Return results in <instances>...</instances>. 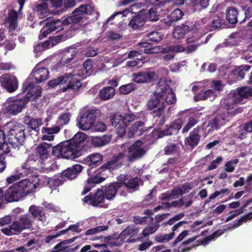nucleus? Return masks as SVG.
Here are the masks:
<instances>
[{
	"instance_id": "1",
	"label": "nucleus",
	"mask_w": 252,
	"mask_h": 252,
	"mask_svg": "<svg viewBox=\"0 0 252 252\" xmlns=\"http://www.w3.org/2000/svg\"><path fill=\"white\" fill-rule=\"evenodd\" d=\"M37 183H33L29 179H24L8 188H0L2 205L4 201L6 203H11L21 200L35 190Z\"/></svg>"
},
{
	"instance_id": "2",
	"label": "nucleus",
	"mask_w": 252,
	"mask_h": 252,
	"mask_svg": "<svg viewBox=\"0 0 252 252\" xmlns=\"http://www.w3.org/2000/svg\"><path fill=\"white\" fill-rule=\"evenodd\" d=\"M33 220L30 214H21L15 217L10 225L1 229V231L7 236L20 234L24 230L33 228Z\"/></svg>"
},
{
	"instance_id": "3",
	"label": "nucleus",
	"mask_w": 252,
	"mask_h": 252,
	"mask_svg": "<svg viewBox=\"0 0 252 252\" xmlns=\"http://www.w3.org/2000/svg\"><path fill=\"white\" fill-rule=\"evenodd\" d=\"M64 84L66 86L61 88L63 92H65L68 90H71L74 92L77 91L82 86L80 80L74 77V75L71 73L64 74L48 82V85L52 88Z\"/></svg>"
},
{
	"instance_id": "4",
	"label": "nucleus",
	"mask_w": 252,
	"mask_h": 252,
	"mask_svg": "<svg viewBox=\"0 0 252 252\" xmlns=\"http://www.w3.org/2000/svg\"><path fill=\"white\" fill-rule=\"evenodd\" d=\"M52 154L57 157L66 159H75L81 156L82 152L79 151L71 141H64L52 148Z\"/></svg>"
},
{
	"instance_id": "5",
	"label": "nucleus",
	"mask_w": 252,
	"mask_h": 252,
	"mask_svg": "<svg viewBox=\"0 0 252 252\" xmlns=\"http://www.w3.org/2000/svg\"><path fill=\"white\" fill-rule=\"evenodd\" d=\"M112 126L115 127L119 137H123L126 133V128L135 120L133 114H126L122 115L115 113L110 117Z\"/></svg>"
},
{
	"instance_id": "6",
	"label": "nucleus",
	"mask_w": 252,
	"mask_h": 252,
	"mask_svg": "<svg viewBox=\"0 0 252 252\" xmlns=\"http://www.w3.org/2000/svg\"><path fill=\"white\" fill-rule=\"evenodd\" d=\"M24 125L16 123L9 130L8 135V144L16 148L23 145L26 138Z\"/></svg>"
},
{
	"instance_id": "7",
	"label": "nucleus",
	"mask_w": 252,
	"mask_h": 252,
	"mask_svg": "<svg viewBox=\"0 0 252 252\" xmlns=\"http://www.w3.org/2000/svg\"><path fill=\"white\" fill-rule=\"evenodd\" d=\"M143 142L141 140H137L132 145L124 143L121 146L122 149L127 148V159L129 162H133L143 157L146 151L143 148Z\"/></svg>"
},
{
	"instance_id": "8",
	"label": "nucleus",
	"mask_w": 252,
	"mask_h": 252,
	"mask_svg": "<svg viewBox=\"0 0 252 252\" xmlns=\"http://www.w3.org/2000/svg\"><path fill=\"white\" fill-rule=\"evenodd\" d=\"M187 112L182 111L178 114L179 117L174 120L169 126H166V128L160 130L158 136L161 138L164 136H171L173 134H177L181 129L183 124L186 122V118L188 116Z\"/></svg>"
},
{
	"instance_id": "9",
	"label": "nucleus",
	"mask_w": 252,
	"mask_h": 252,
	"mask_svg": "<svg viewBox=\"0 0 252 252\" xmlns=\"http://www.w3.org/2000/svg\"><path fill=\"white\" fill-rule=\"evenodd\" d=\"M94 11V8L90 4H81L73 11L71 16L64 19V22L66 25L78 23L82 20L85 14L91 15Z\"/></svg>"
},
{
	"instance_id": "10",
	"label": "nucleus",
	"mask_w": 252,
	"mask_h": 252,
	"mask_svg": "<svg viewBox=\"0 0 252 252\" xmlns=\"http://www.w3.org/2000/svg\"><path fill=\"white\" fill-rule=\"evenodd\" d=\"M98 111V109H94L87 110L81 114L77 119L78 127L83 130L90 129L94 125Z\"/></svg>"
},
{
	"instance_id": "11",
	"label": "nucleus",
	"mask_w": 252,
	"mask_h": 252,
	"mask_svg": "<svg viewBox=\"0 0 252 252\" xmlns=\"http://www.w3.org/2000/svg\"><path fill=\"white\" fill-rule=\"evenodd\" d=\"M116 179L121 189L125 187L129 192L139 189L140 180L138 177H133L126 174H121L117 177Z\"/></svg>"
},
{
	"instance_id": "12",
	"label": "nucleus",
	"mask_w": 252,
	"mask_h": 252,
	"mask_svg": "<svg viewBox=\"0 0 252 252\" xmlns=\"http://www.w3.org/2000/svg\"><path fill=\"white\" fill-rule=\"evenodd\" d=\"M29 96H23L10 98L8 100V105L6 107L7 112L12 115H16L21 112L26 107L28 102Z\"/></svg>"
},
{
	"instance_id": "13",
	"label": "nucleus",
	"mask_w": 252,
	"mask_h": 252,
	"mask_svg": "<svg viewBox=\"0 0 252 252\" xmlns=\"http://www.w3.org/2000/svg\"><path fill=\"white\" fill-rule=\"evenodd\" d=\"M238 103H240L239 98L227 97L221 100L220 105L222 108L227 111L223 113H228L229 118V116L232 117L243 112V109L238 107Z\"/></svg>"
},
{
	"instance_id": "14",
	"label": "nucleus",
	"mask_w": 252,
	"mask_h": 252,
	"mask_svg": "<svg viewBox=\"0 0 252 252\" xmlns=\"http://www.w3.org/2000/svg\"><path fill=\"white\" fill-rule=\"evenodd\" d=\"M126 156V154L123 152L114 154L111 159L104 163L99 169L103 171L108 170L110 172L118 170L123 165V160Z\"/></svg>"
},
{
	"instance_id": "15",
	"label": "nucleus",
	"mask_w": 252,
	"mask_h": 252,
	"mask_svg": "<svg viewBox=\"0 0 252 252\" xmlns=\"http://www.w3.org/2000/svg\"><path fill=\"white\" fill-rule=\"evenodd\" d=\"M169 87V86L166 84L163 86L159 87L158 90L159 89V92L155 93L148 101L147 105L148 109L153 110L158 108L160 106L166 105L163 101L164 99L163 97L164 95V94L165 93V91Z\"/></svg>"
},
{
	"instance_id": "16",
	"label": "nucleus",
	"mask_w": 252,
	"mask_h": 252,
	"mask_svg": "<svg viewBox=\"0 0 252 252\" xmlns=\"http://www.w3.org/2000/svg\"><path fill=\"white\" fill-rule=\"evenodd\" d=\"M105 198L101 189H98L95 192H90L89 195L82 199V201L93 207H102L105 202Z\"/></svg>"
},
{
	"instance_id": "17",
	"label": "nucleus",
	"mask_w": 252,
	"mask_h": 252,
	"mask_svg": "<svg viewBox=\"0 0 252 252\" xmlns=\"http://www.w3.org/2000/svg\"><path fill=\"white\" fill-rule=\"evenodd\" d=\"M38 175L35 177V183H37V187L40 182H43L44 185L47 186L50 189H56L57 187L62 186L65 182V179L62 177L61 173H58L52 177H47L46 176H41L40 178Z\"/></svg>"
},
{
	"instance_id": "18",
	"label": "nucleus",
	"mask_w": 252,
	"mask_h": 252,
	"mask_svg": "<svg viewBox=\"0 0 252 252\" xmlns=\"http://www.w3.org/2000/svg\"><path fill=\"white\" fill-rule=\"evenodd\" d=\"M23 93H27L24 96H29L28 102L31 100L35 99L37 97L41 96L42 94L41 88L35 87L34 83L27 79L23 84Z\"/></svg>"
},
{
	"instance_id": "19",
	"label": "nucleus",
	"mask_w": 252,
	"mask_h": 252,
	"mask_svg": "<svg viewBox=\"0 0 252 252\" xmlns=\"http://www.w3.org/2000/svg\"><path fill=\"white\" fill-rule=\"evenodd\" d=\"M0 83L1 86L10 93L15 92L18 88L17 78L9 74L2 75L0 77Z\"/></svg>"
},
{
	"instance_id": "20",
	"label": "nucleus",
	"mask_w": 252,
	"mask_h": 252,
	"mask_svg": "<svg viewBox=\"0 0 252 252\" xmlns=\"http://www.w3.org/2000/svg\"><path fill=\"white\" fill-rule=\"evenodd\" d=\"M155 76V72L149 70L140 71L132 74L134 82L139 84L151 83L154 80Z\"/></svg>"
},
{
	"instance_id": "21",
	"label": "nucleus",
	"mask_w": 252,
	"mask_h": 252,
	"mask_svg": "<svg viewBox=\"0 0 252 252\" xmlns=\"http://www.w3.org/2000/svg\"><path fill=\"white\" fill-rule=\"evenodd\" d=\"M52 144L46 142H42L38 145L35 148L36 156L39 158L41 162L47 159L50 157V152L53 148Z\"/></svg>"
},
{
	"instance_id": "22",
	"label": "nucleus",
	"mask_w": 252,
	"mask_h": 252,
	"mask_svg": "<svg viewBox=\"0 0 252 252\" xmlns=\"http://www.w3.org/2000/svg\"><path fill=\"white\" fill-rule=\"evenodd\" d=\"M101 190L104 193V196L109 201L113 200L116 196L119 189H121L120 186L117 180L109 184L108 186L103 187Z\"/></svg>"
},
{
	"instance_id": "23",
	"label": "nucleus",
	"mask_w": 252,
	"mask_h": 252,
	"mask_svg": "<svg viewBox=\"0 0 252 252\" xmlns=\"http://www.w3.org/2000/svg\"><path fill=\"white\" fill-rule=\"evenodd\" d=\"M18 12L14 9L8 11L7 17L5 19V23L8 24V32L11 36L15 35L14 32L18 26Z\"/></svg>"
},
{
	"instance_id": "24",
	"label": "nucleus",
	"mask_w": 252,
	"mask_h": 252,
	"mask_svg": "<svg viewBox=\"0 0 252 252\" xmlns=\"http://www.w3.org/2000/svg\"><path fill=\"white\" fill-rule=\"evenodd\" d=\"M78 53V49L74 47H70L65 49L62 53L60 61L57 63L56 65L60 66V64L64 65L65 64L69 63Z\"/></svg>"
},
{
	"instance_id": "25",
	"label": "nucleus",
	"mask_w": 252,
	"mask_h": 252,
	"mask_svg": "<svg viewBox=\"0 0 252 252\" xmlns=\"http://www.w3.org/2000/svg\"><path fill=\"white\" fill-rule=\"evenodd\" d=\"M83 168V167L80 164H74L64 170L61 173V175H62L65 181L67 180H72L77 177L78 174L82 171Z\"/></svg>"
},
{
	"instance_id": "26",
	"label": "nucleus",
	"mask_w": 252,
	"mask_h": 252,
	"mask_svg": "<svg viewBox=\"0 0 252 252\" xmlns=\"http://www.w3.org/2000/svg\"><path fill=\"white\" fill-rule=\"evenodd\" d=\"M31 75L34 78L36 83H40L45 81L48 78L49 71L47 68L39 67L35 66L33 69Z\"/></svg>"
},
{
	"instance_id": "27",
	"label": "nucleus",
	"mask_w": 252,
	"mask_h": 252,
	"mask_svg": "<svg viewBox=\"0 0 252 252\" xmlns=\"http://www.w3.org/2000/svg\"><path fill=\"white\" fill-rule=\"evenodd\" d=\"M229 121L228 113H220L217 115L212 120L209 122V126L213 130L218 129L226 122Z\"/></svg>"
},
{
	"instance_id": "28",
	"label": "nucleus",
	"mask_w": 252,
	"mask_h": 252,
	"mask_svg": "<svg viewBox=\"0 0 252 252\" xmlns=\"http://www.w3.org/2000/svg\"><path fill=\"white\" fill-rule=\"evenodd\" d=\"M147 130L145 123L141 121L135 122L130 127L128 131L129 138L134 136H140Z\"/></svg>"
},
{
	"instance_id": "29",
	"label": "nucleus",
	"mask_w": 252,
	"mask_h": 252,
	"mask_svg": "<svg viewBox=\"0 0 252 252\" xmlns=\"http://www.w3.org/2000/svg\"><path fill=\"white\" fill-rule=\"evenodd\" d=\"M87 137L88 136L86 134L82 132H78L69 141H71V143L76 148L82 153Z\"/></svg>"
},
{
	"instance_id": "30",
	"label": "nucleus",
	"mask_w": 252,
	"mask_h": 252,
	"mask_svg": "<svg viewBox=\"0 0 252 252\" xmlns=\"http://www.w3.org/2000/svg\"><path fill=\"white\" fill-rule=\"evenodd\" d=\"M145 18V15L137 14L132 18L128 26L133 30H141L146 23Z\"/></svg>"
},
{
	"instance_id": "31",
	"label": "nucleus",
	"mask_w": 252,
	"mask_h": 252,
	"mask_svg": "<svg viewBox=\"0 0 252 252\" xmlns=\"http://www.w3.org/2000/svg\"><path fill=\"white\" fill-rule=\"evenodd\" d=\"M29 212L32 219H37L42 222L46 221V217L42 207L32 205L29 207Z\"/></svg>"
},
{
	"instance_id": "32",
	"label": "nucleus",
	"mask_w": 252,
	"mask_h": 252,
	"mask_svg": "<svg viewBox=\"0 0 252 252\" xmlns=\"http://www.w3.org/2000/svg\"><path fill=\"white\" fill-rule=\"evenodd\" d=\"M103 159V156L97 153H93L87 157L84 160L85 163L89 165L90 168H95L100 164Z\"/></svg>"
},
{
	"instance_id": "33",
	"label": "nucleus",
	"mask_w": 252,
	"mask_h": 252,
	"mask_svg": "<svg viewBox=\"0 0 252 252\" xmlns=\"http://www.w3.org/2000/svg\"><path fill=\"white\" fill-rule=\"evenodd\" d=\"M184 15V12L180 9L176 8L167 16V19H163V22L167 26H170L173 25L174 22L181 20Z\"/></svg>"
},
{
	"instance_id": "34",
	"label": "nucleus",
	"mask_w": 252,
	"mask_h": 252,
	"mask_svg": "<svg viewBox=\"0 0 252 252\" xmlns=\"http://www.w3.org/2000/svg\"><path fill=\"white\" fill-rule=\"evenodd\" d=\"M37 163L34 159V156H31L22 166L23 169L24 170L23 173L25 175H28L29 173L32 172L34 170L37 169Z\"/></svg>"
},
{
	"instance_id": "35",
	"label": "nucleus",
	"mask_w": 252,
	"mask_h": 252,
	"mask_svg": "<svg viewBox=\"0 0 252 252\" xmlns=\"http://www.w3.org/2000/svg\"><path fill=\"white\" fill-rule=\"evenodd\" d=\"M252 97V88L245 86L237 89V93L235 94V98H239L240 103L244 98Z\"/></svg>"
},
{
	"instance_id": "36",
	"label": "nucleus",
	"mask_w": 252,
	"mask_h": 252,
	"mask_svg": "<svg viewBox=\"0 0 252 252\" xmlns=\"http://www.w3.org/2000/svg\"><path fill=\"white\" fill-rule=\"evenodd\" d=\"M185 24H183L180 26L176 27L173 32V36L176 39H181L183 38L185 35L190 31V27Z\"/></svg>"
},
{
	"instance_id": "37",
	"label": "nucleus",
	"mask_w": 252,
	"mask_h": 252,
	"mask_svg": "<svg viewBox=\"0 0 252 252\" xmlns=\"http://www.w3.org/2000/svg\"><path fill=\"white\" fill-rule=\"evenodd\" d=\"M226 19L230 24H235L238 22V11L234 7H227L226 10Z\"/></svg>"
},
{
	"instance_id": "38",
	"label": "nucleus",
	"mask_w": 252,
	"mask_h": 252,
	"mask_svg": "<svg viewBox=\"0 0 252 252\" xmlns=\"http://www.w3.org/2000/svg\"><path fill=\"white\" fill-rule=\"evenodd\" d=\"M200 137V135L194 130L189 133L188 137L186 138L185 142L186 145L193 148L197 146Z\"/></svg>"
},
{
	"instance_id": "39",
	"label": "nucleus",
	"mask_w": 252,
	"mask_h": 252,
	"mask_svg": "<svg viewBox=\"0 0 252 252\" xmlns=\"http://www.w3.org/2000/svg\"><path fill=\"white\" fill-rule=\"evenodd\" d=\"M115 94V91L113 87H105L99 93V98L102 100H107L112 98Z\"/></svg>"
},
{
	"instance_id": "40",
	"label": "nucleus",
	"mask_w": 252,
	"mask_h": 252,
	"mask_svg": "<svg viewBox=\"0 0 252 252\" xmlns=\"http://www.w3.org/2000/svg\"><path fill=\"white\" fill-rule=\"evenodd\" d=\"M111 140V137L107 135L101 136H95L92 138V144L94 147H100L107 145Z\"/></svg>"
},
{
	"instance_id": "41",
	"label": "nucleus",
	"mask_w": 252,
	"mask_h": 252,
	"mask_svg": "<svg viewBox=\"0 0 252 252\" xmlns=\"http://www.w3.org/2000/svg\"><path fill=\"white\" fill-rule=\"evenodd\" d=\"M139 51L146 54H153L158 52V49L153 47L152 45L148 42H139L138 44Z\"/></svg>"
},
{
	"instance_id": "42",
	"label": "nucleus",
	"mask_w": 252,
	"mask_h": 252,
	"mask_svg": "<svg viewBox=\"0 0 252 252\" xmlns=\"http://www.w3.org/2000/svg\"><path fill=\"white\" fill-rule=\"evenodd\" d=\"M138 229L136 228L135 226L129 225L122 231L119 237V238L125 241V239L128 236H134L138 233Z\"/></svg>"
},
{
	"instance_id": "43",
	"label": "nucleus",
	"mask_w": 252,
	"mask_h": 252,
	"mask_svg": "<svg viewBox=\"0 0 252 252\" xmlns=\"http://www.w3.org/2000/svg\"><path fill=\"white\" fill-rule=\"evenodd\" d=\"M49 24H50L48 20H46L45 21V25L43 26L40 30V34L38 36V38L39 40H41L43 38L47 37L49 34L54 31L52 28L53 27L49 26Z\"/></svg>"
},
{
	"instance_id": "44",
	"label": "nucleus",
	"mask_w": 252,
	"mask_h": 252,
	"mask_svg": "<svg viewBox=\"0 0 252 252\" xmlns=\"http://www.w3.org/2000/svg\"><path fill=\"white\" fill-rule=\"evenodd\" d=\"M28 119H29L28 122V126L35 131H39V126L43 124L42 120L40 118L35 119L32 118L30 119L29 116H28Z\"/></svg>"
},
{
	"instance_id": "45",
	"label": "nucleus",
	"mask_w": 252,
	"mask_h": 252,
	"mask_svg": "<svg viewBox=\"0 0 252 252\" xmlns=\"http://www.w3.org/2000/svg\"><path fill=\"white\" fill-rule=\"evenodd\" d=\"M5 135L3 130L0 129V150H2L5 153L10 152V147L8 144L5 141Z\"/></svg>"
},
{
	"instance_id": "46",
	"label": "nucleus",
	"mask_w": 252,
	"mask_h": 252,
	"mask_svg": "<svg viewBox=\"0 0 252 252\" xmlns=\"http://www.w3.org/2000/svg\"><path fill=\"white\" fill-rule=\"evenodd\" d=\"M34 10L39 15H44L48 12V5L45 1H43L40 3L36 4Z\"/></svg>"
},
{
	"instance_id": "47",
	"label": "nucleus",
	"mask_w": 252,
	"mask_h": 252,
	"mask_svg": "<svg viewBox=\"0 0 252 252\" xmlns=\"http://www.w3.org/2000/svg\"><path fill=\"white\" fill-rule=\"evenodd\" d=\"M175 233L171 232L169 234H159L156 235L155 240L158 243H166L172 240L175 236Z\"/></svg>"
},
{
	"instance_id": "48",
	"label": "nucleus",
	"mask_w": 252,
	"mask_h": 252,
	"mask_svg": "<svg viewBox=\"0 0 252 252\" xmlns=\"http://www.w3.org/2000/svg\"><path fill=\"white\" fill-rule=\"evenodd\" d=\"M135 88V84L131 83L121 86L119 88V90L121 94H127L134 91Z\"/></svg>"
},
{
	"instance_id": "49",
	"label": "nucleus",
	"mask_w": 252,
	"mask_h": 252,
	"mask_svg": "<svg viewBox=\"0 0 252 252\" xmlns=\"http://www.w3.org/2000/svg\"><path fill=\"white\" fill-rule=\"evenodd\" d=\"M49 23V26H51L53 27V29L54 31L57 30L58 32L60 31L61 30H62L63 28H61L59 29L62 25H67L64 22V20L61 21L60 19H47Z\"/></svg>"
},
{
	"instance_id": "50",
	"label": "nucleus",
	"mask_w": 252,
	"mask_h": 252,
	"mask_svg": "<svg viewBox=\"0 0 252 252\" xmlns=\"http://www.w3.org/2000/svg\"><path fill=\"white\" fill-rule=\"evenodd\" d=\"M146 18L151 22L158 21L159 19V15L156 9L154 7L150 8L146 14Z\"/></svg>"
},
{
	"instance_id": "51",
	"label": "nucleus",
	"mask_w": 252,
	"mask_h": 252,
	"mask_svg": "<svg viewBox=\"0 0 252 252\" xmlns=\"http://www.w3.org/2000/svg\"><path fill=\"white\" fill-rule=\"evenodd\" d=\"M162 34L160 32H151L147 35L148 40L155 43H158L162 39Z\"/></svg>"
},
{
	"instance_id": "52",
	"label": "nucleus",
	"mask_w": 252,
	"mask_h": 252,
	"mask_svg": "<svg viewBox=\"0 0 252 252\" xmlns=\"http://www.w3.org/2000/svg\"><path fill=\"white\" fill-rule=\"evenodd\" d=\"M71 115L69 113H63L60 114L58 119V123L62 126L68 124Z\"/></svg>"
},
{
	"instance_id": "53",
	"label": "nucleus",
	"mask_w": 252,
	"mask_h": 252,
	"mask_svg": "<svg viewBox=\"0 0 252 252\" xmlns=\"http://www.w3.org/2000/svg\"><path fill=\"white\" fill-rule=\"evenodd\" d=\"M216 96L215 93L212 90L209 89L203 92L202 95L197 96V100H203L208 98H214Z\"/></svg>"
},
{
	"instance_id": "54",
	"label": "nucleus",
	"mask_w": 252,
	"mask_h": 252,
	"mask_svg": "<svg viewBox=\"0 0 252 252\" xmlns=\"http://www.w3.org/2000/svg\"><path fill=\"white\" fill-rule=\"evenodd\" d=\"M165 52H183L185 50V48L180 45H171L167 46L164 49Z\"/></svg>"
},
{
	"instance_id": "55",
	"label": "nucleus",
	"mask_w": 252,
	"mask_h": 252,
	"mask_svg": "<svg viewBox=\"0 0 252 252\" xmlns=\"http://www.w3.org/2000/svg\"><path fill=\"white\" fill-rule=\"evenodd\" d=\"M159 227V225L158 224L148 226L143 230L142 234L144 237H147L154 233Z\"/></svg>"
},
{
	"instance_id": "56",
	"label": "nucleus",
	"mask_w": 252,
	"mask_h": 252,
	"mask_svg": "<svg viewBox=\"0 0 252 252\" xmlns=\"http://www.w3.org/2000/svg\"><path fill=\"white\" fill-rule=\"evenodd\" d=\"M108 228V227L107 225H100L96 227L87 230L85 232V234L86 235H94L97 233L106 230Z\"/></svg>"
},
{
	"instance_id": "57",
	"label": "nucleus",
	"mask_w": 252,
	"mask_h": 252,
	"mask_svg": "<svg viewBox=\"0 0 252 252\" xmlns=\"http://www.w3.org/2000/svg\"><path fill=\"white\" fill-rule=\"evenodd\" d=\"M168 90H169V92L168 93L167 95H166V97L165 98V102L168 104H174L176 102L175 94L173 93L172 89L170 88V87H169V88H167L165 92Z\"/></svg>"
},
{
	"instance_id": "58",
	"label": "nucleus",
	"mask_w": 252,
	"mask_h": 252,
	"mask_svg": "<svg viewBox=\"0 0 252 252\" xmlns=\"http://www.w3.org/2000/svg\"><path fill=\"white\" fill-rule=\"evenodd\" d=\"M204 90V87L203 85H198L192 86V91L194 94V99L195 101H198L197 100V96L198 95H202V94Z\"/></svg>"
},
{
	"instance_id": "59",
	"label": "nucleus",
	"mask_w": 252,
	"mask_h": 252,
	"mask_svg": "<svg viewBox=\"0 0 252 252\" xmlns=\"http://www.w3.org/2000/svg\"><path fill=\"white\" fill-rule=\"evenodd\" d=\"M51 47H53L56 45L64 41L65 40V37L63 34H59L57 36H52L49 37Z\"/></svg>"
},
{
	"instance_id": "60",
	"label": "nucleus",
	"mask_w": 252,
	"mask_h": 252,
	"mask_svg": "<svg viewBox=\"0 0 252 252\" xmlns=\"http://www.w3.org/2000/svg\"><path fill=\"white\" fill-rule=\"evenodd\" d=\"M223 21V19L219 17L214 18L211 23V30L220 29L222 25Z\"/></svg>"
},
{
	"instance_id": "61",
	"label": "nucleus",
	"mask_w": 252,
	"mask_h": 252,
	"mask_svg": "<svg viewBox=\"0 0 252 252\" xmlns=\"http://www.w3.org/2000/svg\"><path fill=\"white\" fill-rule=\"evenodd\" d=\"M177 150V145L175 144L169 143L164 148V153L166 155H170Z\"/></svg>"
},
{
	"instance_id": "62",
	"label": "nucleus",
	"mask_w": 252,
	"mask_h": 252,
	"mask_svg": "<svg viewBox=\"0 0 252 252\" xmlns=\"http://www.w3.org/2000/svg\"><path fill=\"white\" fill-rule=\"evenodd\" d=\"M165 107H166V105H162V106H160L158 108L153 109L152 110V112H151V114H153V117L159 118L161 116L164 115V109L165 108Z\"/></svg>"
},
{
	"instance_id": "63",
	"label": "nucleus",
	"mask_w": 252,
	"mask_h": 252,
	"mask_svg": "<svg viewBox=\"0 0 252 252\" xmlns=\"http://www.w3.org/2000/svg\"><path fill=\"white\" fill-rule=\"evenodd\" d=\"M61 130V127L59 126H53L52 127H43L42 128V133L44 132H48L51 134L58 133Z\"/></svg>"
},
{
	"instance_id": "64",
	"label": "nucleus",
	"mask_w": 252,
	"mask_h": 252,
	"mask_svg": "<svg viewBox=\"0 0 252 252\" xmlns=\"http://www.w3.org/2000/svg\"><path fill=\"white\" fill-rule=\"evenodd\" d=\"M93 61L91 59H87L83 63V68L86 74H91L92 73V68Z\"/></svg>"
}]
</instances>
